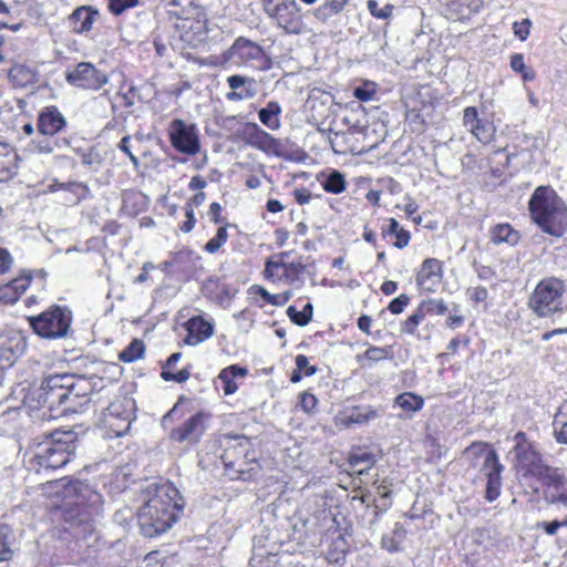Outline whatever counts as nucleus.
<instances>
[{"instance_id":"6e6552de","label":"nucleus","mask_w":567,"mask_h":567,"mask_svg":"<svg viewBox=\"0 0 567 567\" xmlns=\"http://www.w3.org/2000/svg\"><path fill=\"white\" fill-rule=\"evenodd\" d=\"M565 293V284L556 277L542 279L528 299L529 309L538 318H549L563 312L561 298Z\"/></svg>"},{"instance_id":"de8ad7c7","label":"nucleus","mask_w":567,"mask_h":567,"mask_svg":"<svg viewBox=\"0 0 567 567\" xmlns=\"http://www.w3.org/2000/svg\"><path fill=\"white\" fill-rule=\"evenodd\" d=\"M420 309L426 315L442 316L447 311V306L442 299H426L419 305Z\"/></svg>"},{"instance_id":"5fc2aeb1","label":"nucleus","mask_w":567,"mask_h":567,"mask_svg":"<svg viewBox=\"0 0 567 567\" xmlns=\"http://www.w3.org/2000/svg\"><path fill=\"white\" fill-rule=\"evenodd\" d=\"M190 377V371L187 368H184L177 372H173L168 369H162L161 371V378L166 382H176V383H184L186 382Z\"/></svg>"},{"instance_id":"49530a36","label":"nucleus","mask_w":567,"mask_h":567,"mask_svg":"<svg viewBox=\"0 0 567 567\" xmlns=\"http://www.w3.org/2000/svg\"><path fill=\"white\" fill-rule=\"evenodd\" d=\"M563 409H567V402L559 408L554 416V435L557 443L567 445V421H560Z\"/></svg>"},{"instance_id":"dca6fc26","label":"nucleus","mask_w":567,"mask_h":567,"mask_svg":"<svg viewBox=\"0 0 567 567\" xmlns=\"http://www.w3.org/2000/svg\"><path fill=\"white\" fill-rule=\"evenodd\" d=\"M209 415L203 411L194 413L178 426L171 430L168 433L169 440L189 445L197 444L206 431V421Z\"/></svg>"},{"instance_id":"603ef678","label":"nucleus","mask_w":567,"mask_h":567,"mask_svg":"<svg viewBox=\"0 0 567 567\" xmlns=\"http://www.w3.org/2000/svg\"><path fill=\"white\" fill-rule=\"evenodd\" d=\"M363 357L371 362H379L392 357L391 347L370 346L363 353Z\"/></svg>"},{"instance_id":"c756f323","label":"nucleus","mask_w":567,"mask_h":567,"mask_svg":"<svg viewBox=\"0 0 567 567\" xmlns=\"http://www.w3.org/2000/svg\"><path fill=\"white\" fill-rule=\"evenodd\" d=\"M25 349L27 342L22 337H8L0 341V359L12 364L24 353Z\"/></svg>"},{"instance_id":"e433bc0d","label":"nucleus","mask_w":567,"mask_h":567,"mask_svg":"<svg viewBox=\"0 0 567 567\" xmlns=\"http://www.w3.org/2000/svg\"><path fill=\"white\" fill-rule=\"evenodd\" d=\"M321 186L327 193L338 195L346 190L347 182L341 172L332 169L321 181Z\"/></svg>"},{"instance_id":"473e14b6","label":"nucleus","mask_w":567,"mask_h":567,"mask_svg":"<svg viewBox=\"0 0 567 567\" xmlns=\"http://www.w3.org/2000/svg\"><path fill=\"white\" fill-rule=\"evenodd\" d=\"M8 78L14 86L25 87L37 82V72L25 64H13Z\"/></svg>"},{"instance_id":"864d4df0","label":"nucleus","mask_w":567,"mask_h":567,"mask_svg":"<svg viewBox=\"0 0 567 567\" xmlns=\"http://www.w3.org/2000/svg\"><path fill=\"white\" fill-rule=\"evenodd\" d=\"M76 153L81 155L82 165L85 167L92 168L93 166L102 164V156L94 147L90 148L87 152L79 148Z\"/></svg>"},{"instance_id":"aec40b11","label":"nucleus","mask_w":567,"mask_h":567,"mask_svg":"<svg viewBox=\"0 0 567 567\" xmlns=\"http://www.w3.org/2000/svg\"><path fill=\"white\" fill-rule=\"evenodd\" d=\"M227 84L230 89L225 97L230 102L251 100L258 94V83L256 79L243 74H233L227 78Z\"/></svg>"},{"instance_id":"f3484780","label":"nucleus","mask_w":567,"mask_h":567,"mask_svg":"<svg viewBox=\"0 0 567 567\" xmlns=\"http://www.w3.org/2000/svg\"><path fill=\"white\" fill-rule=\"evenodd\" d=\"M35 128L43 135H61L68 128V121L58 106L48 105L39 111Z\"/></svg>"},{"instance_id":"6e6d98bb","label":"nucleus","mask_w":567,"mask_h":567,"mask_svg":"<svg viewBox=\"0 0 567 567\" xmlns=\"http://www.w3.org/2000/svg\"><path fill=\"white\" fill-rule=\"evenodd\" d=\"M545 499L549 504H563L567 508V478H565V488L547 491Z\"/></svg>"},{"instance_id":"f704fd0d","label":"nucleus","mask_w":567,"mask_h":567,"mask_svg":"<svg viewBox=\"0 0 567 567\" xmlns=\"http://www.w3.org/2000/svg\"><path fill=\"white\" fill-rule=\"evenodd\" d=\"M537 478L548 491H551V488H565L566 477L558 467L547 465L542 472V475H538Z\"/></svg>"},{"instance_id":"a878e982","label":"nucleus","mask_w":567,"mask_h":567,"mask_svg":"<svg viewBox=\"0 0 567 567\" xmlns=\"http://www.w3.org/2000/svg\"><path fill=\"white\" fill-rule=\"evenodd\" d=\"M31 276L16 278L8 284L0 286V302L13 305L19 300L22 293L28 289Z\"/></svg>"},{"instance_id":"393cba45","label":"nucleus","mask_w":567,"mask_h":567,"mask_svg":"<svg viewBox=\"0 0 567 567\" xmlns=\"http://www.w3.org/2000/svg\"><path fill=\"white\" fill-rule=\"evenodd\" d=\"M516 457L522 467H524L528 474L535 477L542 475V472L547 466L543 460L542 454L535 449L534 445L525 447V450L520 447V452L516 454Z\"/></svg>"},{"instance_id":"f03ea898","label":"nucleus","mask_w":567,"mask_h":567,"mask_svg":"<svg viewBox=\"0 0 567 567\" xmlns=\"http://www.w3.org/2000/svg\"><path fill=\"white\" fill-rule=\"evenodd\" d=\"M79 444L75 429L54 430L43 434L42 441L32 446L30 466L35 472L58 470L73 460Z\"/></svg>"},{"instance_id":"4be33fe9","label":"nucleus","mask_w":567,"mask_h":567,"mask_svg":"<svg viewBox=\"0 0 567 567\" xmlns=\"http://www.w3.org/2000/svg\"><path fill=\"white\" fill-rule=\"evenodd\" d=\"M99 18V9L84 4L76 7L68 17V21L73 33L83 35L92 31L93 24Z\"/></svg>"},{"instance_id":"5701e85b","label":"nucleus","mask_w":567,"mask_h":567,"mask_svg":"<svg viewBox=\"0 0 567 567\" xmlns=\"http://www.w3.org/2000/svg\"><path fill=\"white\" fill-rule=\"evenodd\" d=\"M443 276L442 262L436 258H426L416 274V285L424 290L434 291Z\"/></svg>"},{"instance_id":"4468645a","label":"nucleus","mask_w":567,"mask_h":567,"mask_svg":"<svg viewBox=\"0 0 567 567\" xmlns=\"http://www.w3.org/2000/svg\"><path fill=\"white\" fill-rule=\"evenodd\" d=\"M267 14L288 34H299L303 30L300 8L296 0H280L268 9Z\"/></svg>"},{"instance_id":"4d7b16f0","label":"nucleus","mask_w":567,"mask_h":567,"mask_svg":"<svg viewBox=\"0 0 567 567\" xmlns=\"http://www.w3.org/2000/svg\"><path fill=\"white\" fill-rule=\"evenodd\" d=\"M140 0H109V10L114 16H121L126 10L138 6Z\"/></svg>"},{"instance_id":"7ed1b4c3","label":"nucleus","mask_w":567,"mask_h":567,"mask_svg":"<svg viewBox=\"0 0 567 567\" xmlns=\"http://www.w3.org/2000/svg\"><path fill=\"white\" fill-rule=\"evenodd\" d=\"M532 221L545 234L563 237L567 230V205L549 185L537 186L528 199Z\"/></svg>"},{"instance_id":"37998d69","label":"nucleus","mask_w":567,"mask_h":567,"mask_svg":"<svg viewBox=\"0 0 567 567\" xmlns=\"http://www.w3.org/2000/svg\"><path fill=\"white\" fill-rule=\"evenodd\" d=\"M344 6H342L337 0H327L320 7L312 11L316 19L321 22L328 21L331 17L340 13L343 10Z\"/></svg>"},{"instance_id":"0e129e2a","label":"nucleus","mask_w":567,"mask_h":567,"mask_svg":"<svg viewBox=\"0 0 567 567\" xmlns=\"http://www.w3.org/2000/svg\"><path fill=\"white\" fill-rule=\"evenodd\" d=\"M286 312L290 321L298 327H305L310 322L309 317H306L305 313L295 306H289Z\"/></svg>"},{"instance_id":"a18cd8bd","label":"nucleus","mask_w":567,"mask_h":567,"mask_svg":"<svg viewBox=\"0 0 567 567\" xmlns=\"http://www.w3.org/2000/svg\"><path fill=\"white\" fill-rule=\"evenodd\" d=\"M377 462V454L361 450L353 451L349 455V464L352 468H355L359 465H368L373 466Z\"/></svg>"},{"instance_id":"412c9836","label":"nucleus","mask_w":567,"mask_h":567,"mask_svg":"<svg viewBox=\"0 0 567 567\" xmlns=\"http://www.w3.org/2000/svg\"><path fill=\"white\" fill-rule=\"evenodd\" d=\"M185 329L187 334L184 338V343L195 347L214 334L215 324L213 320H207L202 315H198L190 317L186 321Z\"/></svg>"},{"instance_id":"e2e57ef3","label":"nucleus","mask_w":567,"mask_h":567,"mask_svg":"<svg viewBox=\"0 0 567 567\" xmlns=\"http://www.w3.org/2000/svg\"><path fill=\"white\" fill-rule=\"evenodd\" d=\"M117 148L123 152L131 161L134 167L140 166V159L137 156L133 154L131 151V135H125L121 138L120 143L117 144Z\"/></svg>"},{"instance_id":"3c124183","label":"nucleus","mask_w":567,"mask_h":567,"mask_svg":"<svg viewBox=\"0 0 567 567\" xmlns=\"http://www.w3.org/2000/svg\"><path fill=\"white\" fill-rule=\"evenodd\" d=\"M377 92L375 84L370 81H363L353 87V96L362 102L371 101Z\"/></svg>"},{"instance_id":"bb28decb","label":"nucleus","mask_w":567,"mask_h":567,"mask_svg":"<svg viewBox=\"0 0 567 567\" xmlns=\"http://www.w3.org/2000/svg\"><path fill=\"white\" fill-rule=\"evenodd\" d=\"M48 188L51 193H55L59 190L70 193L73 196L70 199L72 204H79L80 202L84 200L90 193V187L87 186V184L76 181L59 182L58 179H54L48 186Z\"/></svg>"},{"instance_id":"b1692460","label":"nucleus","mask_w":567,"mask_h":567,"mask_svg":"<svg viewBox=\"0 0 567 567\" xmlns=\"http://www.w3.org/2000/svg\"><path fill=\"white\" fill-rule=\"evenodd\" d=\"M484 0H455L445 6L442 11L447 19L464 21L480 12Z\"/></svg>"},{"instance_id":"69168bd1","label":"nucleus","mask_w":567,"mask_h":567,"mask_svg":"<svg viewBox=\"0 0 567 567\" xmlns=\"http://www.w3.org/2000/svg\"><path fill=\"white\" fill-rule=\"evenodd\" d=\"M296 368L303 372L305 375L311 377L317 373V367L309 364V359L305 354H298L295 359Z\"/></svg>"},{"instance_id":"423d86ee","label":"nucleus","mask_w":567,"mask_h":567,"mask_svg":"<svg viewBox=\"0 0 567 567\" xmlns=\"http://www.w3.org/2000/svg\"><path fill=\"white\" fill-rule=\"evenodd\" d=\"M27 320L38 337L58 340L66 338L71 332L73 313L66 306L52 305L39 315L28 317Z\"/></svg>"},{"instance_id":"f257e3e1","label":"nucleus","mask_w":567,"mask_h":567,"mask_svg":"<svg viewBox=\"0 0 567 567\" xmlns=\"http://www.w3.org/2000/svg\"><path fill=\"white\" fill-rule=\"evenodd\" d=\"M185 499L171 483L150 484L138 511V525L145 537H157L173 527L182 517Z\"/></svg>"},{"instance_id":"6ab92c4d","label":"nucleus","mask_w":567,"mask_h":567,"mask_svg":"<svg viewBox=\"0 0 567 567\" xmlns=\"http://www.w3.org/2000/svg\"><path fill=\"white\" fill-rule=\"evenodd\" d=\"M463 124L483 144L489 143L495 135L496 127L492 121L478 117L475 106H467L463 111Z\"/></svg>"},{"instance_id":"c9c22d12","label":"nucleus","mask_w":567,"mask_h":567,"mask_svg":"<svg viewBox=\"0 0 567 567\" xmlns=\"http://www.w3.org/2000/svg\"><path fill=\"white\" fill-rule=\"evenodd\" d=\"M394 404L406 412H419L424 406L423 396L414 392H403L395 396Z\"/></svg>"},{"instance_id":"c03bdc74","label":"nucleus","mask_w":567,"mask_h":567,"mask_svg":"<svg viewBox=\"0 0 567 567\" xmlns=\"http://www.w3.org/2000/svg\"><path fill=\"white\" fill-rule=\"evenodd\" d=\"M424 318V313L417 306V308L403 322H401L400 332L403 334L415 336L417 327Z\"/></svg>"},{"instance_id":"052dcab7","label":"nucleus","mask_w":567,"mask_h":567,"mask_svg":"<svg viewBox=\"0 0 567 567\" xmlns=\"http://www.w3.org/2000/svg\"><path fill=\"white\" fill-rule=\"evenodd\" d=\"M532 21L529 19H523L522 21H515L513 23V32L516 38L520 41L527 40L530 33Z\"/></svg>"},{"instance_id":"7c9ffc66","label":"nucleus","mask_w":567,"mask_h":567,"mask_svg":"<svg viewBox=\"0 0 567 567\" xmlns=\"http://www.w3.org/2000/svg\"><path fill=\"white\" fill-rule=\"evenodd\" d=\"M282 107L278 101H269L266 106L258 110V118L262 125L271 131L281 126L280 115Z\"/></svg>"},{"instance_id":"39448f33","label":"nucleus","mask_w":567,"mask_h":567,"mask_svg":"<svg viewBox=\"0 0 567 567\" xmlns=\"http://www.w3.org/2000/svg\"><path fill=\"white\" fill-rule=\"evenodd\" d=\"M169 18H175L174 27L181 32V39L190 41L189 33L202 41L207 37L206 13L203 7L196 6L194 0H163Z\"/></svg>"},{"instance_id":"2eb2a0df","label":"nucleus","mask_w":567,"mask_h":567,"mask_svg":"<svg viewBox=\"0 0 567 567\" xmlns=\"http://www.w3.org/2000/svg\"><path fill=\"white\" fill-rule=\"evenodd\" d=\"M241 140L249 146L259 150L268 155L281 157V143L270 133L262 130L255 122H246L241 125Z\"/></svg>"},{"instance_id":"ea45409f","label":"nucleus","mask_w":567,"mask_h":567,"mask_svg":"<svg viewBox=\"0 0 567 567\" xmlns=\"http://www.w3.org/2000/svg\"><path fill=\"white\" fill-rule=\"evenodd\" d=\"M305 270L307 268L303 266V258L299 257L298 260L289 262L286 271L282 272V280L290 285L298 284V286H302L305 284L302 278Z\"/></svg>"},{"instance_id":"58836bf2","label":"nucleus","mask_w":567,"mask_h":567,"mask_svg":"<svg viewBox=\"0 0 567 567\" xmlns=\"http://www.w3.org/2000/svg\"><path fill=\"white\" fill-rule=\"evenodd\" d=\"M379 416V413L375 409L371 406H354L352 408L346 416V424H362L368 421L374 420Z\"/></svg>"},{"instance_id":"09e8293b","label":"nucleus","mask_w":567,"mask_h":567,"mask_svg":"<svg viewBox=\"0 0 567 567\" xmlns=\"http://www.w3.org/2000/svg\"><path fill=\"white\" fill-rule=\"evenodd\" d=\"M228 239L227 226L218 227L215 236L205 244V250L209 254L217 252Z\"/></svg>"},{"instance_id":"bf43d9fd","label":"nucleus","mask_w":567,"mask_h":567,"mask_svg":"<svg viewBox=\"0 0 567 567\" xmlns=\"http://www.w3.org/2000/svg\"><path fill=\"white\" fill-rule=\"evenodd\" d=\"M411 301V298L405 295V293H401L400 296L393 298L389 305H388V310L392 313V315H400L404 311V309L409 306Z\"/></svg>"},{"instance_id":"9b49d317","label":"nucleus","mask_w":567,"mask_h":567,"mask_svg":"<svg viewBox=\"0 0 567 567\" xmlns=\"http://www.w3.org/2000/svg\"><path fill=\"white\" fill-rule=\"evenodd\" d=\"M172 147L181 154L194 156L200 152L199 130L195 123L174 118L167 128Z\"/></svg>"},{"instance_id":"20e7f679","label":"nucleus","mask_w":567,"mask_h":567,"mask_svg":"<svg viewBox=\"0 0 567 567\" xmlns=\"http://www.w3.org/2000/svg\"><path fill=\"white\" fill-rule=\"evenodd\" d=\"M72 489L75 498L65 504L63 522L75 538H85L94 532V518L103 504L102 495L81 481L73 483Z\"/></svg>"},{"instance_id":"2f4dec72","label":"nucleus","mask_w":567,"mask_h":567,"mask_svg":"<svg viewBox=\"0 0 567 567\" xmlns=\"http://www.w3.org/2000/svg\"><path fill=\"white\" fill-rule=\"evenodd\" d=\"M491 240L496 245L507 244L514 247L519 243L520 234L508 223L497 224L491 229Z\"/></svg>"},{"instance_id":"680f3d73","label":"nucleus","mask_w":567,"mask_h":567,"mask_svg":"<svg viewBox=\"0 0 567 567\" xmlns=\"http://www.w3.org/2000/svg\"><path fill=\"white\" fill-rule=\"evenodd\" d=\"M318 400L315 394L309 392H302L299 396V406L306 413H313L317 406Z\"/></svg>"},{"instance_id":"4c0bfd02","label":"nucleus","mask_w":567,"mask_h":567,"mask_svg":"<svg viewBox=\"0 0 567 567\" xmlns=\"http://www.w3.org/2000/svg\"><path fill=\"white\" fill-rule=\"evenodd\" d=\"M14 540L13 532L8 524L0 523V561H10L13 557L11 548Z\"/></svg>"},{"instance_id":"79ce46f5","label":"nucleus","mask_w":567,"mask_h":567,"mask_svg":"<svg viewBox=\"0 0 567 567\" xmlns=\"http://www.w3.org/2000/svg\"><path fill=\"white\" fill-rule=\"evenodd\" d=\"M251 289L267 303L281 307L286 305L292 297L290 291H285L280 295L270 293L266 288L261 286H252Z\"/></svg>"},{"instance_id":"1a4fd4ad","label":"nucleus","mask_w":567,"mask_h":567,"mask_svg":"<svg viewBox=\"0 0 567 567\" xmlns=\"http://www.w3.org/2000/svg\"><path fill=\"white\" fill-rule=\"evenodd\" d=\"M223 59L231 65L256 70H269L272 65L262 47L245 37H238L223 53Z\"/></svg>"},{"instance_id":"c85d7f7f","label":"nucleus","mask_w":567,"mask_h":567,"mask_svg":"<svg viewBox=\"0 0 567 567\" xmlns=\"http://www.w3.org/2000/svg\"><path fill=\"white\" fill-rule=\"evenodd\" d=\"M350 545L343 534H339L331 540L326 551V559L334 567H343L347 560Z\"/></svg>"},{"instance_id":"a19ab883","label":"nucleus","mask_w":567,"mask_h":567,"mask_svg":"<svg viewBox=\"0 0 567 567\" xmlns=\"http://www.w3.org/2000/svg\"><path fill=\"white\" fill-rule=\"evenodd\" d=\"M145 353V344L140 339H133L128 346H126L120 353L118 359L122 362L132 363L141 358Z\"/></svg>"},{"instance_id":"cd10ccee","label":"nucleus","mask_w":567,"mask_h":567,"mask_svg":"<svg viewBox=\"0 0 567 567\" xmlns=\"http://www.w3.org/2000/svg\"><path fill=\"white\" fill-rule=\"evenodd\" d=\"M248 374V369L239 364H230L219 372L217 379L221 382L223 392L226 396L234 394L238 385L235 382L236 378H245Z\"/></svg>"},{"instance_id":"72a5a7b5","label":"nucleus","mask_w":567,"mask_h":567,"mask_svg":"<svg viewBox=\"0 0 567 567\" xmlns=\"http://www.w3.org/2000/svg\"><path fill=\"white\" fill-rule=\"evenodd\" d=\"M381 234L383 238H386L388 236L395 237L393 246L398 249L405 248L411 239L410 231L401 227L399 221L393 217L389 219L386 227H382Z\"/></svg>"},{"instance_id":"0eeeda50","label":"nucleus","mask_w":567,"mask_h":567,"mask_svg":"<svg viewBox=\"0 0 567 567\" xmlns=\"http://www.w3.org/2000/svg\"><path fill=\"white\" fill-rule=\"evenodd\" d=\"M465 454L475 458H483L481 472L486 477V487L484 497L487 502L496 501L502 488L503 464L499 462L497 452L487 443L474 442L466 450Z\"/></svg>"},{"instance_id":"8fccbe9b","label":"nucleus","mask_w":567,"mask_h":567,"mask_svg":"<svg viewBox=\"0 0 567 567\" xmlns=\"http://www.w3.org/2000/svg\"><path fill=\"white\" fill-rule=\"evenodd\" d=\"M10 163V154L6 145L0 143V182L8 181L14 174Z\"/></svg>"},{"instance_id":"774afa93","label":"nucleus","mask_w":567,"mask_h":567,"mask_svg":"<svg viewBox=\"0 0 567 567\" xmlns=\"http://www.w3.org/2000/svg\"><path fill=\"white\" fill-rule=\"evenodd\" d=\"M237 450L239 453H246V449L241 444H238L233 447H228L224 451V453L221 455V460H223V463L226 468L235 467L236 462L233 457V454H235L237 452Z\"/></svg>"},{"instance_id":"338daca9","label":"nucleus","mask_w":567,"mask_h":567,"mask_svg":"<svg viewBox=\"0 0 567 567\" xmlns=\"http://www.w3.org/2000/svg\"><path fill=\"white\" fill-rule=\"evenodd\" d=\"M373 507V518L370 520V525H375L380 522L382 515L389 511L392 506V502H384V503H377V499H372V504L370 505Z\"/></svg>"},{"instance_id":"ddd939ff","label":"nucleus","mask_w":567,"mask_h":567,"mask_svg":"<svg viewBox=\"0 0 567 567\" xmlns=\"http://www.w3.org/2000/svg\"><path fill=\"white\" fill-rule=\"evenodd\" d=\"M65 81L75 87L99 91L109 82V76L91 62H80L65 72Z\"/></svg>"},{"instance_id":"a211bd4d","label":"nucleus","mask_w":567,"mask_h":567,"mask_svg":"<svg viewBox=\"0 0 567 567\" xmlns=\"http://www.w3.org/2000/svg\"><path fill=\"white\" fill-rule=\"evenodd\" d=\"M70 147L71 141L69 137L56 134L43 135L42 133L37 132L28 143L25 152L30 155H50Z\"/></svg>"},{"instance_id":"13d9d810","label":"nucleus","mask_w":567,"mask_h":567,"mask_svg":"<svg viewBox=\"0 0 567 567\" xmlns=\"http://www.w3.org/2000/svg\"><path fill=\"white\" fill-rule=\"evenodd\" d=\"M367 6H368V9H369L371 16H373L374 18H378V19H383V20L388 19L391 16L392 10H393V6L389 4V3H386L385 6L380 8L377 0H368Z\"/></svg>"},{"instance_id":"9d476101","label":"nucleus","mask_w":567,"mask_h":567,"mask_svg":"<svg viewBox=\"0 0 567 567\" xmlns=\"http://www.w3.org/2000/svg\"><path fill=\"white\" fill-rule=\"evenodd\" d=\"M73 374H50L45 377L37 392V401L40 409H47L48 413L43 412V416L48 419L61 417L59 411L62 406L63 398L68 386L72 384Z\"/></svg>"},{"instance_id":"f8f14e48","label":"nucleus","mask_w":567,"mask_h":567,"mask_svg":"<svg viewBox=\"0 0 567 567\" xmlns=\"http://www.w3.org/2000/svg\"><path fill=\"white\" fill-rule=\"evenodd\" d=\"M68 386L62 406L59 410L61 417L69 414L82 413L91 402L92 386L83 375L73 374V380Z\"/></svg>"}]
</instances>
